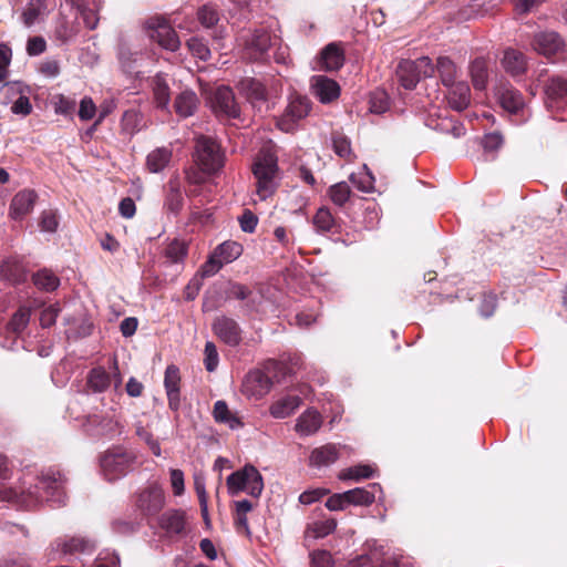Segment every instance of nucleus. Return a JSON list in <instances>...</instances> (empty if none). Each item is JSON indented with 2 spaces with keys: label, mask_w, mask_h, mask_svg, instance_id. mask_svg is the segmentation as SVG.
I'll return each instance as SVG.
<instances>
[{
  "label": "nucleus",
  "mask_w": 567,
  "mask_h": 567,
  "mask_svg": "<svg viewBox=\"0 0 567 567\" xmlns=\"http://www.w3.org/2000/svg\"><path fill=\"white\" fill-rule=\"evenodd\" d=\"M3 502L31 508L43 502L60 506L65 503L64 477L60 472L49 470L40 477L24 475L18 487L1 491Z\"/></svg>",
  "instance_id": "f257e3e1"
},
{
  "label": "nucleus",
  "mask_w": 567,
  "mask_h": 567,
  "mask_svg": "<svg viewBox=\"0 0 567 567\" xmlns=\"http://www.w3.org/2000/svg\"><path fill=\"white\" fill-rule=\"evenodd\" d=\"M256 178V194L260 200L274 195L279 185V168L277 157L270 151H261L252 165Z\"/></svg>",
  "instance_id": "f03ea898"
},
{
  "label": "nucleus",
  "mask_w": 567,
  "mask_h": 567,
  "mask_svg": "<svg viewBox=\"0 0 567 567\" xmlns=\"http://www.w3.org/2000/svg\"><path fill=\"white\" fill-rule=\"evenodd\" d=\"M239 41L244 47L243 56L246 60L266 61L269 58V50L279 43V38L265 29H259L241 34Z\"/></svg>",
  "instance_id": "7ed1b4c3"
},
{
  "label": "nucleus",
  "mask_w": 567,
  "mask_h": 567,
  "mask_svg": "<svg viewBox=\"0 0 567 567\" xmlns=\"http://www.w3.org/2000/svg\"><path fill=\"white\" fill-rule=\"evenodd\" d=\"M228 493L231 496L246 492L252 497L258 498L264 491V480L260 472L250 464L241 470L231 473L226 480Z\"/></svg>",
  "instance_id": "20e7f679"
},
{
  "label": "nucleus",
  "mask_w": 567,
  "mask_h": 567,
  "mask_svg": "<svg viewBox=\"0 0 567 567\" xmlns=\"http://www.w3.org/2000/svg\"><path fill=\"white\" fill-rule=\"evenodd\" d=\"M195 159L203 172L215 174L225 164V154L219 143L209 136H199L196 140Z\"/></svg>",
  "instance_id": "39448f33"
},
{
  "label": "nucleus",
  "mask_w": 567,
  "mask_h": 567,
  "mask_svg": "<svg viewBox=\"0 0 567 567\" xmlns=\"http://www.w3.org/2000/svg\"><path fill=\"white\" fill-rule=\"evenodd\" d=\"M136 463L132 451L116 447L107 451L101 458V470L107 481H115L126 475Z\"/></svg>",
  "instance_id": "423d86ee"
},
{
  "label": "nucleus",
  "mask_w": 567,
  "mask_h": 567,
  "mask_svg": "<svg viewBox=\"0 0 567 567\" xmlns=\"http://www.w3.org/2000/svg\"><path fill=\"white\" fill-rule=\"evenodd\" d=\"M310 110L311 102L307 96L299 94L290 95L284 113L277 120L278 128L286 133L293 132L298 123L309 114Z\"/></svg>",
  "instance_id": "0eeeda50"
},
{
  "label": "nucleus",
  "mask_w": 567,
  "mask_h": 567,
  "mask_svg": "<svg viewBox=\"0 0 567 567\" xmlns=\"http://www.w3.org/2000/svg\"><path fill=\"white\" fill-rule=\"evenodd\" d=\"M146 30L152 41L162 49L175 52L181 48V41L176 31L164 19H150Z\"/></svg>",
  "instance_id": "6e6552de"
},
{
  "label": "nucleus",
  "mask_w": 567,
  "mask_h": 567,
  "mask_svg": "<svg viewBox=\"0 0 567 567\" xmlns=\"http://www.w3.org/2000/svg\"><path fill=\"white\" fill-rule=\"evenodd\" d=\"M84 427L86 432L95 436L115 437L122 433L123 425L113 411L112 413L89 415Z\"/></svg>",
  "instance_id": "1a4fd4ad"
},
{
  "label": "nucleus",
  "mask_w": 567,
  "mask_h": 567,
  "mask_svg": "<svg viewBox=\"0 0 567 567\" xmlns=\"http://www.w3.org/2000/svg\"><path fill=\"white\" fill-rule=\"evenodd\" d=\"M135 505L144 516L157 515L165 505L163 488L157 483H150L137 493Z\"/></svg>",
  "instance_id": "9d476101"
},
{
  "label": "nucleus",
  "mask_w": 567,
  "mask_h": 567,
  "mask_svg": "<svg viewBox=\"0 0 567 567\" xmlns=\"http://www.w3.org/2000/svg\"><path fill=\"white\" fill-rule=\"evenodd\" d=\"M209 103L213 112L219 117L236 118L239 116V106L235 101L234 92L228 86H218L210 95Z\"/></svg>",
  "instance_id": "9b49d317"
},
{
  "label": "nucleus",
  "mask_w": 567,
  "mask_h": 567,
  "mask_svg": "<svg viewBox=\"0 0 567 567\" xmlns=\"http://www.w3.org/2000/svg\"><path fill=\"white\" fill-rule=\"evenodd\" d=\"M112 383L115 390H118L122 383V377L115 361L113 362L112 372H107L103 367L93 368L89 372L87 386L95 393L106 391Z\"/></svg>",
  "instance_id": "f8f14e48"
},
{
  "label": "nucleus",
  "mask_w": 567,
  "mask_h": 567,
  "mask_svg": "<svg viewBox=\"0 0 567 567\" xmlns=\"http://www.w3.org/2000/svg\"><path fill=\"white\" fill-rule=\"evenodd\" d=\"M213 330L224 343L230 347H236L241 341V329L239 324L229 317H217L213 322Z\"/></svg>",
  "instance_id": "ddd939ff"
},
{
  "label": "nucleus",
  "mask_w": 567,
  "mask_h": 567,
  "mask_svg": "<svg viewBox=\"0 0 567 567\" xmlns=\"http://www.w3.org/2000/svg\"><path fill=\"white\" fill-rule=\"evenodd\" d=\"M310 87L321 103H330L340 95L339 84L326 75H313L310 80Z\"/></svg>",
  "instance_id": "4468645a"
},
{
  "label": "nucleus",
  "mask_w": 567,
  "mask_h": 567,
  "mask_svg": "<svg viewBox=\"0 0 567 567\" xmlns=\"http://www.w3.org/2000/svg\"><path fill=\"white\" fill-rule=\"evenodd\" d=\"M243 386L246 394L260 399L270 391L272 381L262 371L254 370L246 375Z\"/></svg>",
  "instance_id": "2eb2a0df"
},
{
  "label": "nucleus",
  "mask_w": 567,
  "mask_h": 567,
  "mask_svg": "<svg viewBox=\"0 0 567 567\" xmlns=\"http://www.w3.org/2000/svg\"><path fill=\"white\" fill-rule=\"evenodd\" d=\"M532 45L539 54L549 56L563 49L564 41L555 31H540L534 35Z\"/></svg>",
  "instance_id": "dca6fc26"
},
{
  "label": "nucleus",
  "mask_w": 567,
  "mask_h": 567,
  "mask_svg": "<svg viewBox=\"0 0 567 567\" xmlns=\"http://www.w3.org/2000/svg\"><path fill=\"white\" fill-rule=\"evenodd\" d=\"M496 95L501 106L511 114H518L525 107L522 93L509 84L501 85Z\"/></svg>",
  "instance_id": "f3484780"
},
{
  "label": "nucleus",
  "mask_w": 567,
  "mask_h": 567,
  "mask_svg": "<svg viewBox=\"0 0 567 567\" xmlns=\"http://www.w3.org/2000/svg\"><path fill=\"white\" fill-rule=\"evenodd\" d=\"M159 527L166 535H182L186 530V513L182 509H168L158 518Z\"/></svg>",
  "instance_id": "a211bd4d"
},
{
  "label": "nucleus",
  "mask_w": 567,
  "mask_h": 567,
  "mask_svg": "<svg viewBox=\"0 0 567 567\" xmlns=\"http://www.w3.org/2000/svg\"><path fill=\"white\" fill-rule=\"evenodd\" d=\"M179 383L181 375L178 368L173 364L168 365L165 370L164 386L166 390L168 406L173 411H178L181 406Z\"/></svg>",
  "instance_id": "6ab92c4d"
},
{
  "label": "nucleus",
  "mask_w": 567,
  "mask_h": 567,
  "mask_svg": "<svg viewBox=\"0 0 567 567\" xmlns=\"http://www.w3.org/2000/svg\"><path fill=\"white\" fill-rule=\"evenodd\" d=\"M323 419L315 409H307L296 420L295 431L300 436H310L316 434L322 426Z\"/></svg>",
  "instance_id": "aec40b11"
},
{
  "label": "nucleus",
  "mask_w": 567,
  "mask_h": 567,
  "mask_svg": "<svg viewBox=\"0 0 567 567\" xmlns=\"http://www.w3.org/2000/svg\"><path fill=\"white\" fill-rule=\"evenodd\" d=\"M447 87V103L449 105L461 112L465 110L471 102V90L468 84L465 81H457Z\"/></svg>",
  "instance_id": "412c9836"
},
{
  "label": "nucleus",
  "mask_w": 567,
  "mask_h": 567,
  "mask_svg": "<svg viewBox=\"0 0 567 567\" xmlns=\"http://www.w3.org/2000/svg\"><path fill=\"white\" fill-rule=\"evenodd\" d=\"M37 194L33 190L24 189L14 195L10 205V216L13 219H22L31 213L35 204Z\"/></svg>",
  "instance_id": "4be33fe9"
},
{
  "label": "nucleus",
  "mask_w": 567,
  "mask_h": 567,
  "mask_svg": "<svg viewBox=\"0 0 567 567\" xmlns=\"http://www.w3.org/2000/svg\"><path fill=\"white\" fill-rule=\"evenodd\" d=\"M339 446L332 443L312 450L309 465L316 468L328 467L339 458Z\"/></svg>",
  "instance_id": "5701e85b"
},
{
  "label": "nucleus",
  "mask_w": 567,
  "mask_h": 567,
  "mask_svg": "<svg viewBox=\"0 0 567 567\" xmlns=\"http://www.w3.org/2000/svg\"><path fill=\"white\" fill-rule=\"evenodd\" d=\"M95 548L94 543L80 538L73 537L70 539H58L52 545V549L55 551H60L61 554H91Z\"/></svg>",
  "instance_id": "b1692460"
},
{
  "label": "nucleus",
  "mask_w": 567,
  "mask_h": 567,
  "mask_svg": "<svg viewBox=\"0 0 567 567\" xmlns=\"http://www.w3.org/2000/svg\"><path fill=\"white\" fill-rule=\"evenodd\" d=\"M318 63L324 71L339 70L344 63L343 51L338 44L330 43L321 51Z\"/></svg>",
  "instance_id": "393cba45"
},
{
  "label": "nucleus",
  "mask_w": 567,
  "mask_h": 567,
  "mask_svg": "<svg viewBox=\"0 0 567 567\" xmlns=\"http://www.w3.org/2000/svg\"><path fill=\"white\" fill-rule=\"evenodd\" d=\"M381 491V486L377 483L368 485V487H357L344 492L348 497L349 505L369 506L375 501V492Z\"/></svg>",
  "instance_id": "a878e982"
},
{
  "label": "nucleus",
  "mask_w": 567,
  "mask_h": 567,
  "mask_svg": "<svg viewBox=\"0 0 567 567\" xmlns=\"http://www.w3.org/2000/svg\"><path fill=\"white\" fill-rule=\"evenodd\" d=\"M239 85L241 92L254 106H261L266 103V89L260 81L247 78L241 80Z\"/></svg>",
  "instance_id": "bb28decb"
},
{
  "label": "nucleus",
  "mask_w": 567,
  "mask_h": 567,
  "mask_svg": "<svg viewBox=\"0 0 567 567\" xmlns=\"http://www.w3.org/2000/svg\"><path fill=\"white\" fill-rule=\"evenodd\" d=\"M199 104L196 93L192 90L182 91L174 101V110L181 117L194 115Z\"/></svg>",
  "instance_id": "cd10ccee"
},
{
  "label": "nucleus",
  "mask_w": 567,
  "mask_h": 567,
  "mask_svg": "<svg viewBox=\"0 0 567 567\" xmlns=\"http://www.w3.org/2000/svg\"><path fill=\"white\" fill-rule=\"evenodd\" d=\"M152 91L157 107L167 110L171 102V92L166 74L157 73L153 78Z\"/></svg>",
  "instance_id": "c85d7f7f"
},
{
  "label": "nucleus",
  "mask_w": 567,
  "mask_h": 567,
  "mask_svg": "<svg viewBox=\"0 0 567 567\" xmlns=\"http://www.w3.org/2000/svg\"><path fill=\"white\" fill-rule=\"evenodd\" d=\"M502 64L505 71L513 76L522 75L527 69L525 55L515 49L504 51Z\"/></svg>",
  "instance_id": "c756f323"
},
{
  "label": "nucleus",
  "mask_w": 567,
  "mask_h": 567,
  "mask_svg": "<svg viewBox=\"0 0 567 567\" xmlns=\"http://www.w3.org/2000/svg\"><path fill=\"white\" fill-rule=\"evenodd\" d=\"M415 68L412 60H403L398 65L396 76L405 90H413L421 79Z\"/></svg>",
  "instance_id": "7c9ffc66"
},
{
  "label": "nucleus",
  "mask_w": 567,
  "mask_h": 567,
  "mask_svg": "<svg viewBox=\"0 0 567 567\" xmlns=\"http://www.w3.org/2000/svg\"><path fill=\"white\" fill-rule=\"evenodd\" d=\"M300 404L301 399L298 395H287L270 406V414L276 419H285L291 415Z\"/></svg>",
  "instance_id": "2f4dec72"
},
{
  "label": "nucleus",
  "mask_w": 567,
  "mask_h": 567,
  "mask_svg": "<svg viewBox=\"0 0 567 567\" xmlns=\"http://www.w3.org/2000/svg\"><path fill=\"white\" fill-rule=\"evenodd\" d=\"M172 151L168 147H158L146 157V166L151 173H161L169 164Z\"/></svg>",
  "instance_id": "473e14b6"
},
{
  "label": "nucleus",
  "mask_w": 567,
  "mask_h": 567,
  "mask_svg": "<svg viewBox=\"0 0 567 567\" xmlns=\"http://www.w3.org/2000/svg\"><path fill=\"white\" fill-rule=\"evenodd\" d=\"M213 415L217 423H224L228 425L231 430H237L243 426L240 420L231 413V411L228 409L227 403L223 400H218L215 402Z\"/></svg>",
  "instance_id": "72a5a7b5"
},
{
  "label": "nucleus",
  "mask_w": 567,
  "mask_h": 567,
  "mask_svg": "<svg viewBox=\"0 0 567 567\" xmlns=\"http://www.w3.org/2000/svg\"><path fill=\"white\" fill-rule=\"evenodd\" d=\"M165 205L172 213H177L183 205L182 187L178 176L172 177L167 183Z\"/></svg>",
  "instance_id": "f704fd0d"
},
{
  "label": "nucleus",
  "mask_w": 567,
  "mask_h": 567,
  "mask_svg": "<svg viewBox=\"0 0 567 567\" xmlns=\"http://www.w3.org/2000/svg\"><path fill=\"white\" fill-rule=\"evenodd\" d=\"M470 75L475 90H484L487 84V63L484 59H475L470 65Z\"/></svg>",
  "instance_id": "c9c22d12"
},
{
  "label": "nucleus",
  "mask_w": 567,
  "mask_h": 567,
  "mask_svg": "<svg viewBox=\"0 0 567 567\" xmlns=\"http://www.w3.org/2000/svg\"><path fill=\"white\" fill-rule=\"evenodd\" d=\"M30 86L20 81L6 82L0 86V103L9 105L14 102Z\"/></svg>",
  "instance_id": "e433bc0d"
},
{
  "label": "nucleus",
  "mask_w": 567,
  "mask_h": 567,
  "mask_svg": "<svg viewBox=\"0 0 567 567\" xmlns=\"http://www.w3.org/2000/svg\"><path fill=\"white\" fill-rule=\"evenodd\" d=\"M118 60L126 72H133L136 66L141 64L143 54L137 50H132L126 44H121L118 48Z\"/></svg>",
  "instance_id": "4c0bfd02"
},
{
  "label": "nucleus",
  "mask_w": 567,
  "mask_h": 567,
  "mask_svg": "<svg viewBox=\"0 0 567 567\" xmlns=\"http://www.w3.org/2000/svg\"><path fill=\"white\" fill-rule=\"evenodd\" d=\"M243 252V247L236 241H225L215 249V257L224 264L236 260Z\"/></svg>",
  "instance_id": "58836bf2"
},
{
  "label": "nucleus",
  "mask_w": 567,
  "mask_h": 567,
  "mask_svg": "<svg viewBox=\"0 0 567 567\" xmlns=\"http://www.w3.org/2000/svg\"><path fill=\"white\" fill-rule=\"evenodd\" d=\"M441 82L444 86H450L456 81V66L447 56H440L436 64Z\"/></svg>",
  "instance_id": "ea45409f"
},
{
  "label": "nucleus",
  "mask_w": 567,
  "mask_h": 567,
  "mask_svg": "<svg viewBox=\"0 0 567 567\" xmlns=\"http://www.w3.org/2000/svg\"><path fill=\"white\" fill-rule=\"evenodd\" d=\"M349 179L359 190L363 193H370L374 188V177L368 169L367 165H363L360 172L352 173L349 176Z\"/></svg>",
  "instance_id": "a19ab883"
},
{
  "label": "nucleus",
  "mask_w": 567,
  "mask_h": 567,
  "mask_svg": "<svg viewBox=\"0 0 567 567\" xmlns=\"http://www.w3.org/2000/svg\"><path fill=\"white\" fill-rule=\"evenodd\" d=\"M33 284L41 290L53 291L60 285V279L50 270L42 269L32 277Z\"/></svg>",
  "instance_id": "79ce46f5"
},
{
  "label": "nucleus",
  "mask_w": 567,
  "mask_h": 567,
  "mask_svg": "<svg viewBox=\"0 0 567 567\" xmlns=\"http://www.w3.org/2000/svg\"><path fill=\"white\" fill-rule=\"evenodd\" d=\"M337 522L334 518H324L313 522L307 528V535L313 538H323L334 532Z\"/></svg>",
  "instance_id": "37998d69"
},
{
  "label": "nucleus",
  "mask_w": 567,
  "mask_h": 567,
  "mask_svg": "<svg viewBox=\"0 0 567 567\" xmlns=\"http://www.w3.org/2000/svg\"><path fill=\"white\" fill-rule=\"evenodd\" d=\"M545 93L553 100L565 97L567 95V79L559 75L551 76L545 84Z\"/></svg>",
  "instance_id": "c03bdc74"
},
{
  "label": "nucleus",
  "mask_w": 567,
  "mask_h": 567,
  "mask_svg": "<svg viewBox=\"0 0 567 567\" xmlns=\"http://www.w3.org/2000/svg\"><path fill=\"white\" fill-rule=\"evenodd\" d=\"M44 9L45 7L43 0H30V2L28 3L27 8L22 13L24 25H33L38 21V19L43 14Z\"/></svg>",
  "instance_id": "a18cd8bd"
},
{
  "label": "nucleus",
  "mask_w": 567,
  "mask_h": 567,
  "mask_svg": "<svg viewBox=\"0 0 567 567\" xmlns=\"http://www.w3.org/2000/svg\"><path fill=\"white\" fill-rule=\"evenodd\" d=\"M30 317V309L27 307H20L9 321L8 329L14 333L22 332L27 328Z\"/></svg>",
  "instance_id": "49530a36"
},
{
  "label": "nucleus",
  "mask_w": 567,
  "mask_h": 567,
  "mask_svg": "<svg viewBox=\"0 0 567 567\" xmlns=\"http://www.w3.org/2000/svg\"><path fill=\"white\" fill-rule=\"evenodd\" d=\"M374 475V470L371 465L360 464L355 466H351L340 474L341 480H353L360 481L364 478H370Z\"/></svg>",
  "instance_id": "de8ad7c7"
},
{
  "label": "nucleus",
  "mask_w": 567,
  "mask_h": 567,
  "mask_svg": "<svg viewBox=\"0 0 567 567\" xmlns=\"http://www.w3.org/2000/svg\"><path fill=\"white\" fill-rule=\"evenodd\" d=\"M328 194L334 205L343 206L350 198L351 189L346 182H340L330 186Z\"/></svg>",
  "instance_id": "09e8293b"
},
{
  "label": "nucleus",
  "mask_w": 567,
  "mask_h": 567,
  "mask_svg": "<svg viewBox=\"0 0 567 567\" xmlns=\"http://www.w3.org/2000/svg\"><path fill=\"white\" fill-rule=\"evenodd\" d=\"M332 147L338 156L346 158L348 161L352 159L353 154L351 148V142L343 134L337 133L332 135Z\"/></svg>",
  "instance_id": "8fccbe9b"
},
{
  "label": "nucleus",
  "mask_w": 567,
  "mask_h": 567,
  "mask_svg": "<svg viewBox=\"0 0 567 567\" xmlns=\"http://www.w3.org/2000/svg\"><path fill=\"white\" fill-rule=\"evenodd\" d=\"M187 255V245L183 240H173L165 250L166 258L173 262L178 264L184 260Z\"/></svg>",
  "instance_id": "3c124183"
},
{
  "label": "nucleus",
  "mask_w": 567,
  "mask_h": 567,
  "mask_svg": "<svg viewBox=\"0 0 567 567\" xmlns=\"http://www.w3.org/2000/svg\"><path fill=\"white\" fill-rule=\"evenodd\" d=\"M31 89L24 91L23 94L18 96L17 100L11 104V112L16 115H29L32 112V105L30 103Z\"/></svg>",
  "instance_id": "603ef678"
},
{
  "label": "nucleus",
  "mask_w": 567,
  "mask_h": 567,
  "mask_svg": "<svg viewBox=\"0 0 567 567\" xmlns=\"http://www.w3.org/2000/svg\"><path fill=\"white\" fill-rule=\"evenodd\" d=\"M313 224L320 231H330L334 225L333 217L328 208H319L313 217Z\"/></svg>",
  "instance_id": "864d4df0"
},
{
  "label": "nucleus",
  "mask_w": 567,
  "mask_h": 567,
  "mask_svg": "<svg viewBox=\"0 0 567 567\" xmlns=\"http://www.w3.org/2000/svg\"><path fill=\"white\" fill-rule=\"evenodd\" d=\"M197 18L205 28L214 27L219 20L217 10L209 4H205L198 10Z\"/></svg>",
  "instance_id": "5fc2aeb1"
},
{
  "label": "nucleus",
  "mask_w": 567,
  "mask_h": 567,
  "mask_svg": "<svg viewBox=\"0 0 567 567\" xmlns=\"http://www.w3.org/2000/svg\"><path fill=\"white\" fill-rule=\"evenodd\" d=\"M186 44H187L188 50L190 51V53L194 56H196L203 61H207L209 59L210 50L208 49L207 44L202 39L193 37L187 41Z\"/></svg>",
  "instance_id": "6e6d98bb"
},
{
  "label": "nucleus",
  "mask_w": 567,
  "mask_h": 567,
  "mask_svg": "<svg viewBox=\"0 0 567 567\" xmlns=\"http://www.w3.org/2000/svg\"><path fill=\"white\" fill-rule=\"evenodd\" d=\"M74 6L78 8L84 24L91 30L95 29L99 22V18L95 11L86 6L85 0L80 1V4Z\"/></svg>",
  "instance_id": "4d7b16f0"
},
{
  "label": "nucleus",
  "mask_w": 567,
  "mask_h": 567,
  "mask_svg": "<svg viewBox=\"0 0 567 567\" xmlns=\"http://www.w3.org/2000/svg\"><path fill=\"white\" fill-rule=\"evenodd\" d=\"M389 109V99L385 92H374L370 99V111L382 114Z\"/></svg>",
  "instance_id": "13d9d810"
},
{
  "label": "nucleus",
  "mask_w": 567,
  "mask_h": 567,
  "mask_svg": "<svg viewBox=\"0 0 567 567\" xmlns=\"http://www.w3.org/2000/svg\"><path fill=\"white\" fill-rule=\"evenodd\" d=\"M1 275L9 281L17 284L23 278L22 269L19 265L6 261L0 268Z\"/></svg>",
  "instance_id": "bf43d9fd"
},
{
  "label": "nucleus",
  "mask_w": 567,
  "mask_h": 567,
  "mask_svg": "<svg viewBox=\"0 0 567 567\" xmlns=\"http://www.w3.org/2000/svg\"><path fill=\"white\" fill-rule=\"evenodd\" d=\"M204 352H205L204 362H205L206 370L209 372L215 371L218 365V362H219L216 346L210 341L206 342Z\"/></svg>",
  "instance_id": "052dcab7"
},
{
  "label": "nucleus",
  "mask_w": 567,
  "mask_h": 567,
  "mask_svg": "<svg viewBox=\"0 0 567 567\" xmlns=\"http://www.w3.org/2000/svg\"><path fill=\"white\" fill-rule=\"evenodd\" d=\"M59 219L54 212H43L40 219V227L42 231L54 233L58 229Z\"/></svg>",
  "instance_id": "680f3d73"
},
{
  "label": "nucleus",
  "mask_w": 567,
  "mask_h": 567,
  "mask_svg": "<svg viewBox=\"0 0 567 567\" xmlns=\"http://www.w3.org/2000/svg\"><path fill=\"white\" fill-rule=\"evenodd\" d=\"M60 313L59 303L50 305L42 310L40 316V323L43 328H49L55 323V320Z\"/></svg>",
  "instance_id": "e2e57ef3"
},
{
  "label": "nucleus",
  "mask_w": 567,
  "mask_h": 567,
  "mask_svg": "<svg viewBox=\"0 0 567 567\" xmlns=\"http://www.w3.org/2000/svg\"><path fill=\"white\" fill-rule=\"evenodd\" d=\"M416 66V73H419L420 78H429L434 73V65L429 56H421L414 61H412Z\"/></svg>",
  "instance_id": "0e129e2a"
},
{
  "label": "nucleus",
  "mask_w": 567,
  "mask_h": 567,
  "mask_svg": "<svg viewBox=\"0 0 567 567\" xmlns=\"http://www.w3.org/2000/svg\"><path fill=\"white\" fill-rule=\"evenodd\" d=\"M503 136L498 132L486 134L482 140V146L486 152L497 151L503 145Z\"/></svg>",
  "instance_id": "69168bd1"
},
{
  "label": "nucleus",
  "mask_w": 567,
  "mask_h": 567,
  "mask_svg": "<svg viewBox=\"0 0 567 567\" xmlns=\"http://www.w3.org/2000/svg\"><path fill=\"white\" fill-rule=\"evenodd\" d=\"M238 221L243 231L251 234L256 229L258 218L254 213L247 209L239 216Z\"/></svg>",
  "instance_id": "338daca9"
},
{
  "label": "nucleus",
  "mask_w": 567,
  "mask_h": 567,
  "mask_svg": "<svg viewBox=\"0 0 567 567\" xmlns=\"http://www.w3.org/2000/svg\"><path fill=\"white\" fill-rule=\"evenodd\" d=\"M333 561L327 550H316L311 554V567H332Z\"/></svg>",
  "instance_id": "774afa93"
}]
</instances>
